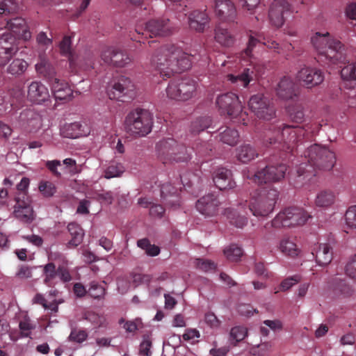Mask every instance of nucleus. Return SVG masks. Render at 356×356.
<instances>
[{"mask_svg":"<svg viewBox=\"0 0 356 356\" xmlns=\"http://www.w3.org/2000/svg\"><path fill=\"white\" fill-rule=\"evenodd\" d=\"M213 181L220 190L232 189L236 186L231 170L224 167H218L213 171Z\"/></svg>","mask_w":356,"mask_h":356,"instance_id":"19","label":"nucleus"},{"mask_svg":"<svg viewBox=\"0 0 356 356\" xmlns=\"http://www.w3.org/2000/svg\"><path fill=\"white\" fill-rule=\"evenodd\" d=\"M28 67V63L23 59L15 58L8 65L7 72L13 75H20Z\"/></svg>","mask_w":356,"mask_h":356,"instance_id":"41","label":"nucleus"},{"mask_svg":"<svg viewBox=\"0 0 356 356\" xmlns=\"http://www.w3.org/2000/svg\"><path fill=\"white\" fill-rule=\"evenodd\" d=\"M286 171V166L284 164L266 165L259 168L254 174L247 175V178L257 184L279 181L284 177Z\"/></svg>","mask_w":356,"mask_h":356,"instance_id":"12","label":"nucleus"},{"mask_svg":"<svg viewBox=\"0 0 356 356\" xmlns=\"http://www.w3.org/2000/svg\"><path fill=\"white\" fill-rule=\"evenodd\" d=\"M218 203L213 195L208 194L197 200L196 209L201 214L205 216H211L216 213Z\"/></svg>","mask_w":356,"mask_h":356,"instance_id":"25","label":"nucleus"},{"mask_svg":"<svg viewBox=\"0 0 356 356\" xmlns=\"http://www.w3.org/2000/svg\"><path fill=\"white\" fill-rule=\"evenodd\" d=\"M301 280L300 275H293L284 280L280 284V289L282 291H286L291 288L293 285L297 284Z\"/></svg>","mask_w":356,"mask_h":356,"instance_id":"61","label":"nucleus"},{"mask_svg":"<svg viewBox=\"0 0 356 356\" xmlns=\"http://www.w3.org/2000/svg\"><path fill=\"white\" fill-rule=\"evenodd\" d=\"M131 61L129 55L115 48L111 64L117 67H124Z\"/></svg>","mask_w":356,"mask_h":356,"instance_id":"47","label":"nucleus"},{"mask_svg":"<svg viewBox=\"0 0 356 356\" xmlns=\"http://www.w3.org/2000/svg\"><path fill=\"white\" fill-rule=\"evenodd\" d=\"M216 105L219 110L227 114L237 122L247 124L248 114L243 111V106L238 97L233 92L219 95L216 99Z\"/></svg>","mask_w":356,"mask_h":356,"instance_id":"6","label":"nucleus"},{"mask_svg":"<svg viewBox=\"0 0 356 356\" xmlns=\"http://www.w3.org/2000/svg\"><path fill=\"white\" fill-rule=\"evenodd\" d=\"M191 56L173 44L161 47L150 58L151 66L163 78L189 69Z\"/></svg>","mask_w":356,"mask_h":356,"instance_id":"2","label":"nucleus"},{"mask_svg":"<svg viewBox=\"0 0 356 356\" xmlns=\"http://www.w3.org/2000/svg\"><path fill=\"white\" fill-rule=\"evenodd\" d=\"M258 156L255 148L250 144L240 145L236 149V157L241 163H247Z\"/></svg>","mask_w":356,"mask_h":356,"instance_id":"33","label":"nucleus"},{"mask_svg":"<svg viewBox=\"0 0 356 356\" xmlns=\"http://www.w3.org/2000/svg\"><path fill=\"white\" fill-rule=\"evenodd\" d=\"M216 15L222 21H233L236 16V9L230 0H213Z\"/></svg>","mask_w":356,"mask_h":356,"instance_id":"21","label":"nucleus"},{"mask_svg":"<svg viewBox=\"0 0 356 356\" xmlns=\"http://www.w3.org/2000/svg\"><path fill=\"white\" fill-rule=\"evenodd\" d=\"M312 254L315 256L316 263L319 266H326L332 259V247L329 243H320L314 252H312Z\"/></svg>","mask_w":356,"mask_h":356,"instance_id":"29","label":"nucleus"},{"mask_svg":"<svg viewBox=\"0 0 356 356\" xmlns=\"http://www.w3.org/2000/svg\"><path fill=\"white\" fill-rule=\"evenodd\" d=\"M88 197L93 198L102 204H110L112 203L113 197V194L110 191H106L102 193H95L94 195L88 193L87 195Z\"/></svg>","mask_w":356,"mask_h":356,"instance_id":"54","label":"nucleus"},{"mask_svg":"<svg viewBox=\"0 0 356 356\" xmlns=\"http://www.w3.org/2000/svg\"><path fill=\"white\" fill-rule=\"evenodd\" d=\"M250 111L259 118L271 120L275 114L272 101L264 94L252 95L248 101Z\"/></svg>","mask_w":356,"mask_h":356,"instance_id":"13","label":"nucleus"},{"mask_svg":"<svg viewBox=\"0 0 356 356\" xmlns=\"http://www.w3.org/2000/svg\"><path fill=\"white\" fill-rule=\"evenodd\" d=\"M290 13L291 6L287 1L275 0L270 5L268 16L270 21L275 26L280 27Z\"/></svg>","mask_w":356,"mask_h":356,"instance_id":"16","label":"nucleus"},{"mask_svg":"<svg viewBox=\"0 0 356 356\" xmlns=\"http://www.w3.org/2000/svg\"><path fill=\"white\" fill-rule=\"evenodd\" d=\"M175 26L168 19H152L145 24L144 32L141 33L153 36H166L171 34Z\"/></svg>","mask_w":356,"mask_h":356,"instance_id":"17","label":"nucleus"},{"mask_svg":"<svg viewBox=\"0 0 356 356\" xmlns=\"http://www.w3.org/2000/svg\"><path fill=\"white\" fill-rule=\"evenodd\" d=\"M18 51L16 37L11 33H5L0 37V54H12L15 55Z\"/></svg>","mask_w":356,"mask_h":356,"instance_id":"32","label":"nucleus"},{"mask_svg":"<svg viewBox=\"0 0 356 356\" xmlns=\"http://www.w3.org/2000/svg\"><path fill=\"white\" fill-rule=\"evenodd\" d=\"M278 197L279 192L275 188L264 191L258 197L251 198L248 209L257 218L266 217L273 211Z\"/></svg>","mask_w":356,"mask_h":356,"instance_id":"7","label":"nucleus"},{"mask_svg":"<svg viewBox=\"0 0 356 356\" xmlns=\"http://www.w3.org/2000/svg\"><path fill=\"white\" fill-rule=\"evenodd\" d=\"M345 222L346 226L356 229V205L350 207L345 213Z\"/></svg>","mask_w":356,"mask_h":356,"instance_id":"52","label":"nucleus"},{"mask_svg":"<svg viewBox=\"0 0 356 356\" xmlns=\"http://www.w3.org/2000/svg\"><path fill=\"white\" fill-rule=\"evenodd\" d=\"M40 193L45 197H52L56 192L55 184L48 180H41L38 184Z\"/></svg>","mask_w":356,"mask_h":356,"instance_id":"48","label":"nucleus"},{"mask_svg":"<svg viewBox=\"0 0 356 356\" xmlns=\"http://www.w3.org/2000/svg\"><path fill=\"white\" fill-rule=\"evenodd\" d=\"M335 200L336 195L332 191L322 190L316 194L314 204L317 207L327 209L334 204Z\"/></svg>","mask_w":356,"mask_h":356,"instance_id":"35","label":"nucleus"},{"mask_svg":"<svg viewBox=\"0 0 356 356\" xmlns=\"http://www.w3.org/2000/svg\"><path fill=\"white\" fill-rule=\"evenodd\" d=\"M44 282L48 286H51L58 282V269L56 270V266L53 263H49L44 266Z\"/></svg>","mask_w":356,"mask_h":356,"instance_id":"40","label":"nucleus"},{"mask_svg":"<svg viewBox=\"0 0 356 356\" xmlns=\"http://www.w3.org/2000/svg\"><path fill=\"white\" fill-rule=\"evenodd\" d=\"M60 135L65 138H76L90 134V127L85 122L66 123L60 128Z\"/></svg>","mask_w":356,"mask_h":356,"instance_id":"20","label":"nucleus"},{"mask_svg":"<svg viewBox=\"0 0 356 356\" xmlns=\"http://www.w3.org/2000/svg\"><path fill=\"white\" fill-rule=\"evenodd\" d=\"M277 248L283 254L293 258L297 257L300 252L294 238L289 236H284L280 239Z\"/></svg>","mask_w":356,"mask_h":356,"instance_id":"31","label":"nucleus"},{"mask_svg":"<svg viewBox=\"0 0 356 356\" xmlns=\"http://www.w3.org/2000/svg\"><path fill=\"white\" fill-rule=\"evenodd\" d=\"M262 46L266 45L265 42H261L259 39L255 38L254 36L250 35L248 47L245 49L244 52L242 54L243 57H248L250 58H254V54H252L254 49L257 47V46Z\"/></svg>","mask_w":356,"mask_h":356,"instance_id":"51","label":"nucleus"},{"mask_svg":"<svg viewBox=\"0 0 356 356\" xmlns=\"http://www.w3.org/2000/svg\"><path fill=\"white\" fill-rule=\"evenodd\" d=\"M290 118L296 122L300 123L303 121L305 112L302 105L296 104L289 108Z\"/></svg>","mask_w":356,"mask_h":356,"instance_id":"50","label":"nucleus"},{"mask_svg":"<svg viewBox=\"0 0 356 356\" xmlns=\"http://www.w3.org/2000/svg\"><path fill=\"white\" fill-rule=\"evenodd\" d=\"M152 342L149 337H144L140 344L139 353L143 356H149L151 354L150 348Z\"/></svg>","mask_w":356,"mask_h":356,"instance_id":"62","label":"nucleus"},{"mask_svg":"<svg viewBox=\"0 0 356 356\" xmlns=\"http://www.w3.org/2000/svg\"><path fill=\"white\" fill-rule=\"evenodd\" d=\"M211 123L209 118L202 117L196 119L191 123V131L193 134H197L201 131L208 128Z\"/></svg>","mask_w":356,"mask_h":356,"instance_id":"49","label":"nucleus"},{"mask_svg":"<svg viewBox=\"0 0 356 356\" xmlns=\"http://www.w3.org/2000/svg\"><path fill=\"white\" fill-rule=\"evenodd\" d=\"M161 197L165 200L167 204L172 207H176L179 205L178 197V191L170 184H165L161 188Z\"/></svg>","mask_w":356,"mask_h":356,"instance_id":"36","label":"nucleus"},{"mask_svg":"<svg viewBox=\"0 0 356 356\" xmlns=\"http://www.w3.org/2000/svg\"><path fill=\"white\" fill-rule=\"evenodd\" d=\"M197 83L191 79L170 81L166 88L168 98L177 101H187L196 95Z\"/></svg>","mask_w":356,"mask_h":356,"instance_id":"10","label":"nucleus"},{"mask_svg":"<svg viewBox=\"0 0 356 356\" xmlns=\"http://www.w3.org/2000/svg\"><path fill=\"white\" fill-rule=\"evenodd\" d=\"M335 161V154L332 151L318 144L310 145L304 152L302 161L297 168L296 186L309 182L316 176L317 169L332 170Z\"/></svg>","mask_w":356,"mask_h":356,"instance_id":"1","label":"nucleus"},{"mask_svg":"<svg viewBox=\"0 0 356 356\" xmlns=\"http://www.w3.org/2000/svg\"><path fill=\"white\" fill-rule=\"evenodd\" d=\"M19 328L24 337H29L31 333V330L35 328V325L29 319H24L19 323Z\"/></svg>","mask_w":356,"mask_h":356,"instance_id":"64","label":"nucleus"},{"mask_svg":"<svg viewBox=\"0 0 356 356\" xmlns=\"http://www.w3.org/2000/svg\"><path fill=\"white\" fill-rule=\"evenodd\" d=\"M238 133L236 130L227 128L220 134V139L229 145H234L238 140Z\"/></svg>","mask_w":356,"mask_h":356,"instance_id":"46","label":"nucleus"},{"mask_svg":"<svg viewBox=\"0 0 356 356\" xmlns=\"http://www.w3.org/2000/svg\"><path fill=\"white\" fill-rule=\"evenodd\" d=\"M334 290L345 296H350L353 292V289L344 280H340L336 283Z\"/></svg>","mask_w":356,"mask_h":356,"instance_id":"59","label":"nucleus"},{"mask_svg":"<svg viewBox=\"0 0 356 356\" xmlns=\"http://www.w3.org/2000/svg\"><path fill=\"white\" fill-rule=\"evenodd\" d=\"M311 42L318 54V61L328 66L344 63L346 60L344 47L338 40L332 38L328 32H316Z\"/></svg>","mask_w":356,"mask_h":356,"instance_id":"4","label":"nucleus"},{"mask_svg":"<svg viewBox=\"0 0 356 356\" xmlns=\"http://www.w3.org/2000/svg\"><path fill=\"white\" fill-rule=\"evenodd\" d=\"M216 41L224 47H230L235 42V37L227 29L218 26L215 29Z\"/></svg>","mask_w":356,"mask_h":356,"instance_id":"37","label":"nucleus"},{"mask_svg":"<svg viewBox=\"0 0 356 356\" xmlns=\"http://www.w3.org/2000/svg\"><path fill=\"white\" fill-rule=\"evenodd\" d=\"M107 94L111 99L127 102L135 97L136 87L130 78L120 76L113 79L107 89Z\"/></svg>","mask_w":356,"mask_h":356,"instance_id":"9","label":"nucleus"},{"mask_svg":"<svg viewBox=\"0 0 356 356\" xmlns=\"http://www.w3.org/2000/svg\"><path fill=\"white\" fill-rule=\"evenodd\" d=\"M28 97L35 104H42L49 97L47 88L40 81H33L29 86Z\"/></svg>","mask_w":356,"mask_h":356,"instance_id":"24","label":"nucleus"},{"mask_svg":"<svg viewBox=\"0 0 356 356\" xmlns=\"http://www.w3.org/2000/svg\"><path fill=\"white\" fill-rule=\"evenodd\" d=\"M209 22V17L206 11L195 10L188 17V24L191 29L198 32L204 31Z\"/></svg>","mask_w":356,"mask_h":356,"instance_id":"30","label":"nucleus"},{"mask_svg":"<svg viewBox=\"0 0 356 356\" xmlns=\"http://www.w3.org/2000/svg\"><path fill=\"white\" fill-rule=\"evenodd\" d=\"M124 127L127 131L132 135L145 136L152 130V116L146 110H134L126 117Z\"/></svg>","mask_w":356,"mask_h":356,"instance_id":"5","label":"nucleus"},{"mask_svg":"<svg viewBox=\"0 0 356 356\" xmlns=\"http://www.w3.org/2000/svg\"><path fill=\"white\" fill-rule=\"evenodd\" d=\"M35 40L39 56L40 54H42V55H44L47 50L52 49V38L49 37L45 32H39L36 35Z\"/></svg>","mask_w":356,"mask_h":356,"instance_id":"38","label":"nucleus"},{"mask_svg":"<svg viewBox=\"0 0 356 356\" xmlns=\"http://www.w3.org/2000/svg\"><path fill=\"white\" fill-rule=\"evenodd\" d=\"M6 28L10 33L15 34L24 40H29L31 38L25 20L21 17L10 19L6 22Z\"/></svg>","mask_w":356,"mask_h":356,"instance_id":"23","label":"nucleus"},{"mask_svg":"<svg viewBox=\"0 0 356 356\" xmlns=\"http://www.w3.org/2000/svg\"><path fill=\"white\" fill-rule=\"evenodd\" d=\"M310 218L311 216L302 208L289 207L276 215L271 221V225L275 228L300 226Z\"/></svg>","mask_w":356,"mask_h":356,"instance_id":"8","label":"nucleus"},{"mask_svg":"<svg viewBox=\"0 0 356 356\" xmlns=\"http://www.w3.org/2000/svg\"><path fill=\"white\" fill-rule=\"evenodd\" d=\"M71 43V37L65 35L60 42L59 47L62 55L67 56L69 58L70 65H73L76 63L72 53Z\"/></svg>","mask_w":356,"mask_h":356,"instance_id":"45","label":"nucleus"},{"mask_svg":"<svg viewBox=\"0 0 356 356\" xmlns=\"http://www.w3.org/2000/svg\"><path fill=\"white\" fill-rule=\"evenodd\" d=\"M248 335V329L244 326L237 325L232 327L229 332V341L236 345L243 341Z\"/></svg>","mask_w":356,"mask_h":356,"instance_id":"43","label":"nucleus"},{"mask_svg":"<svg viewBox=\"0 0 356 356\" xmlns=\"http://www.w3.org/2000/svg\"><path fill=\"white\" fill-rule=\"evenodd\" d=\"M313 124H307L305 127H293L280 124L273 125L266 133L263 145L272 146L281 150H292L296 145L306 138L309 139L314 133Z\"/></svg>","mask_w":356,"mask_h":356,"instance_id":"3","label":"nucleus"},{"mask_svg":"<svg viewBox=\"0 0 356 356\" xmlns=\"http://www.w3.org/2000/svg\"><path fill=\"white\" fill-rule=\"evenodd\" d=\"M88 293L95 299H99L104 297L105 294V289L102 285L95 282L90 283Z\"/></svg>","mask_w":356,"mask_h":356,"instance_id":"55","label":"nucleus"},{"mask_svg":"<svg viewBox=\"0 0 356 356\" xmlns=\"http://www.w3.org/2000/svg\"><path fill=\"white\" fill-rule=\"evenodd\" d=\"M15 201L14 216L22 222H31L34 218V214L31 201L27 193H18L15 197Z\"/></svg>","mask_w":356,"mask_h":356,"instance_id":"15","label":"nucleus"},{"mask_svg":"<svg viewBox=\"0 0 356 356\" xmlns=\"http://www.w3.org/2000/svg\"><path fill=\"white\" fill-rule=\"evenodd\" d=\"M88 337V333L83 330L73 329L69 336V339L76 343L83 342Z\"/></svg>","mask_w":356,"mask_h":356,"instance_id":"58","label":"nucleus"},{"mask_svg":"<svg viewBox=\"0 0 356 356\" xmlns=\"http://www.w3.org/2000/svg\"><path fill=\"white\" fill-rule=\"evenodd\" d=\"M341 76L344 80H356V62L345 66L341 71Z\"/></svg>","mask_w":356,"mask_h":356,"instance_id":"56","label":"nucleus"},{"mask_svg":"<svg viewBox=\"0 0 356 356\" xmlns=\"http://www.w3.org/2000/svg\"><path fill=\"white\" fill-rule=\"evenodd\" d=\"M124 167L120 163L112 162L104 170V177L109 179L120 177L124 172Z\"/></svg>","mask_w":356,"mask_h":356,"instance_id":"42","label":"nucleus"},{"mask_svg":"<svg viewBox=\"0 0 356 356\" xmlns=\"http://www.w3.org/2000/svg\"><path fill=\"white\" fill-rule=\"evenodd\" d=\"M156 151L160 156L177 162L186 161L191 159L186 148L172 138L160 140L156 144Z\"/></svg>","mask_w":356,"mask_h":356,"instance_id":"11","label":"nucleus"},{"mask_svg":"<svg viewBox=\"0 0 356 356\" xmlns=\"http://www.w3.org/2000/svg\"><path fill=\"white\" fill-rule=\"evenodd\" d=\"M194 265L197 268L204 272H210L216 268V264L213 262L204 259H195Z\"/></svg>","mask_w":356,"mask_h":356,"instance_id":"57","label":"nucleus"},{"mask_svg":"<svg viewBox=\"0 0 356 356\" xmlns=\"http://www.w3.org/2000/svg\"><path fill=\"white\" fill-rule=\"evenodd\" d=\"M296 79L305 87L312 88L323 81L324 74L320 69L303 65L297 72Z\"/></svg>","mask_w":356,"mask_h":356,"instance_id":"14","label":"nucleus"},{"mask_svg":"<svg viewBox=\"0 0 356 356\" xmlns=\"http://www.w3.org/2000/svg\"><path fill=\"white\" fill-rule=\"evenodd\" d=\"M224 254L230 261H237L243 255V250L235 244H232L224 249Z\"/></svg>","mask_w":356,"mask_h":356,"instance_id":"44","label":"nucleus"},{"mask_svg":"<svg viewBox=\"0 0 356 356\" xmlns=\"http://www.w3.org/2000/svg\"><path fill=\"white\" fill-rule=\"evenodd\" d=\"M51 90L56 99H68L72 95V90L64 81L57 77L51 81Z\"/></svg>","mask_w":356,"mask_h":356,"instance_id":"28","label":"nucleus"},{"mask_svg":"<svg viewBox=\"0 0 356 356\" xmlns=\"http://www.w3.org/2000/svg\"><path fill=\"white\" fill-rule=\"evenodd\" d=\"M184 340L189 341L191 343H195L200 337V332L196 329H187L182 336Z\"/></svg>","mask_w":356,"mask_h":356,"instance_id":"60","label":"nucleus"},{"mask_svg":"<svg viewBox=\"0 0 356 356\" xmlns=\"http://www.w3.org/2000/svg\"><path fill=\"white\" fill-rule=\"evenodd\" d=\"M21 126L30 132H35L42 127L41 116L32 110H26L19 115Z\"/></svg>","mask_w":356,"mask_h":356,"instance_id":"22","label":"nucleus"},{"mask_svg":"<svg viewBox=\"0 0 356 356\" xmlns=\"http://www.w3.org/2000/svg\"><path fill=\"white\" fill-rule=\"evenodd\" d=\"M277 95L283 99H290L296 96L293 80L288 76L282 77L275 88Z\"/></svg>","mask_w":356,"mask_h":356,"instance_id":"27","label":"nucleus"},{"mask_svg":"<svg viewBox=\"0 0 356 356\" xmlns=\"http://www.w3.org/2000/svg\"><path fill=\"white\" fill-rule=\"evenodd\" d=\"M17 7V3L14 0H0V14L14 13Z\"/></svg>","mask_w":356,"mask_h":356,"instance_id":"53","label":"nucleus"},{"mask_svg":"<svg viewBox=\"0 0 356 356\" xmlns=\"http://www.w3.org/2000/svg\"><path fill=\"white\" fill-rule=\"evenodd\" d=\"M35 70L39 74L50 81L56 78L54 67L42 54L39 56V61L35 64Z\"/></svg>","mask_w":356,"mask_h":356,"instance_id":"34","label":"nucleus"},{"mask_svg":"<svg viewBox=\"0 0 356 356\" xmlns=\"http://www.w3.org/2000/svg\"><path fill=\"white\" fill-rule=\"evenodd\" d=\"M257 74L253 67H248L237 75L229 74L227 80L236 87L246 88L257 77Z\"/></svg>","mask_w":356,"mask_h":356,"instance_id":"26","label":"nucleus"},{"mask_svg":"<svg viewBox=\"0 0 356 356\" xmlns=\"http://www.w3.org/2000/svg\"><path fill=\"white\" fill-rule=\"evenodd\" d=\"M247 202L241 203L236 208H229L225 210V214L231 225L237 228H243L248 222L245 209Z\"/></svg>","mask_w":356,"mask_h":356,"instance_id":"18","label":"nucleus"},{"mask_svg":"<svg viewBox=\"0 0 356 356\" xmlns=\"http://www.w3.org/2000/svg\"><path fill=\"white\" fill-rule=\"evenodd\" d=\"M346 274L353 279L356 280V254L346 266Z\"/></svg>","mask_w":356,"mask_h":356,"instance_id":"63","label":"nucleus"},{"mask_svg":"<svg viewBox=\"0 0 356 356\" xmlns=\"http://www.w3.org/2000/svg\"><path fill=\"white\" fill-rule=\"evenodd\" d=\"M72 239L69 241V245L76 247L80 244L83 238V231L81 227L75 222H71L67 226Z\"/></svg>","mask_w":356,"mask_h":356,"instance_id":"39","label":"nucleus"}]
</instances>
